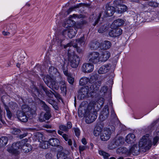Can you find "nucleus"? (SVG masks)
I'll return each instance as SVG.
<instances>
[{
  "mask_svg": "<svg viewBox=\"0 0 159 159\" xmlns=\"http://www.w3.org/2000/svg\"><path fill=\"white\" fill-rule=\"evenodd\" d=\"M111 67V65L110 64H107L103 65L99 69L98 72L99 74L106 73L110 69Z\"/></svg>",
  "mask_w": 159,
  "mask_h": 159,
  "instance_id": "16",
  "label": "nucleus"
},
{
  "mask_svg": "<svg viewBox=\"0 0 159 159\" xmlns=\"http://www.w3.org/2000/svg\"><path fill=\"white\" fill-rule=\"evenodd\" d=\"M69 64L73 68H77L80 63V59L79 57L77 55H68Z\"/></svg>",
  "mask_w": 159,
  "mask_h": 159,
  "instance_id": "4",
  "label": "nucleus"
},
{
  "mask_svg": "<svg viewBox=\"0 0 159 159\" xmlns=\"http://www.w3.org/2000/svg\"><path fill=\"white\" fill-rule=\"evenodd\" d=\"M84 4L83 3H80L74 6L70 7L69 8L67 11H66L67 15L69 14L72 11L74 10L75 9L78 8L79 7L83 6Z\"/></svg>",
  "mask_w": 159,
  "mask_h": 159,
  "instance_id": "33",
  "label": "nucleus"
},
{
  "mask_svg": "<svg viewBox=\"0 0 159 159\" xmlns=\"http://www.w3.org/2000/svg\"><path fill=\"white\" fill-rule=\"evenodd\" d=\"M16 116L21 121L26 122L28 120L29 117L22 111H18L17 112Z\"/></svg>",
  "mask_w": 159,
  "mask_h": 159,
  "instance_id": "13",
  "label": "nucleus"
},
{
  "mask_svg": "<svg viewBox=\"0 0 159 159\" xmlns=\"http://www.w3.org/2000/svg\"><path fill=\"white\" fill-rule=\"evenodd\" d=\"M73 130L75 135L77 137H79L80 134V129L77 128H73Z\"/></svg>",
  "mask_w": 159,
  "mask_h": 159,
  "instance_id": "52",
  "label": "nucleus"
},
{
  "mask_svg": "<svg viewBox=\"0 0 159 159\" xmlns=\"http://www.w3.org/2000/svg\"><path fill=\"white\" fill-rule=\"evenodd\" d=\"M27 141V139H23L20 141H18L13 143L11 148L10 150L11 152L13 153H17V150L22 148V146Z\"/></svg>",
  "mask_w": 159,
  "mask_h": 159,
  "instance_id": "6",
  "label": "nucleus"
},
{
  "mask_svg": "<svg viewBox=\"0 0 159 159\" xmlns=\"http://www.w3.org/2000/svg\"><path fill=\"white\" fill-rule=\"evenodd\" d=\"M115 9L113 7L111 6L109 4H107L105 7V9L102 11L101 13H99L97 19H96L93 24L94 26H95L98 22L102 14L104 17H107L112 16L114 14Z\"/></svg>",
  "mask_w": 159,
  "mask_h": 159,
  "instance_id": "2",
  "label": "nucleus"
},
{
  "mask_svg": "<svg viewBox=\"0 0 159 159\" xmlns=\"http://www.w3.org/2000/svg\"><path fill=\"white\" fill-rule=\"evenodd\" d=\"M71 17H74L75 18H85V16L83 14H73L72 16H71Z\"/></svg>",
  "mask_w": 159,
  "mask_h": 159,
  "instance_id": "50",
  "label": "nucleus"
},
{
  "mask_svg": "<svg viewBox=\"0 0 159 159\" xmlns=\"http://www.w3.org/2000/svg\"><path fill=\"white\" fill-rule=\"evenodd\" d=\"M112 30L109 33V36L112 37H116L119 36L122 32V30L120 28H112Z\"/></svg>",
  "mask_w": 159,
  "mask_h": 159,
  "instance_id": "14",
  "label": "nucleus"
},
{
  "mask_svg": "<svg viewBox=\"0 0 159 159\" xmlns=\"http://www.w3.org/2000/svg\"><path fill=\"white\" fill-rule=\"evenodd\" d=\"M159 139V131L157 132L156 136L153 139V144L155 145Z\"/></svg>",
  "mask_w": 159,
  "mask_h": 159,
  "instance_id": "46",
  "label": "nucleus"
},
{
  "mask_svg": "<svg viewBox=\"0 0 159 159\" xmlns=\"http://www.w3.org/2000/svg\"><path fill=\"white\" fill-rule=\"evenodd\" d=\"M127 149L123 147H120L117 150V152H121L123 153H125L127 151Z\"/></svg>",
  "mask_w": 159,
  "mask_h": 159,
  "instance_id": "48",
  "label": "nucleus"
},
{
  "mask_svg": "<svg viewBox=\"0 0 159 159\" xmlns=\"http://www.w3.org/2000/svg\"><path fill=\"white\" fill-rule=\"evenodd\" d=\"M104 102V99L103 98H100L98 100V102L101 106L103 105Z\"/></svg>",
  "mask_w": 159,
  "mask_h": 159,
  "instance_id": "60",
  "label": "nucleus"
},
{
  "mask_svg": "<svg viewBox=\"0 0 159 159\" xmlns=\"http://www.w3.org/2000/svg\"><path fill=\"white\" fill-rule=\"evenodd\" d=\"M101 56H102L103 61H106L110 57V53L108 51H104L102 52Z\"/></svg>",
  "mask_w": 159,
  "mask_h": 159,
  "instance_id": "35",
  "label": "nucleus"
},
{
  "mask_svg": "<svg viewBox=\"0 0 159 159\" xmlns=\"http://www.w3.org/2000/svg\"><path fill=\"white\" fill-rule=\"evenodd\" d=\"M124 140L122 137H116L114 140V144L117 146H121L124 143Z\"/></svg>",
  "mask_w": 159,
  "mask_h": 159,
  "instance_id": "21",
  "label": "nucleus"
},
{
  "mask_svg": "<svg viewBox=\"0 0 159 159\" xmlns=\"http://www.w3.org/2000/svg\"><path fill=\"white\" fill-rule=\"evenodd\" d=\"M10 131L12 134L15 135L18 134L21 132L20 129L16 128H11Z\"/></svg>",
  "mask_w": 159,
  "mask_h": 159,
  "instance_id": "43",
  "label": "nucleus"
},
{
  "mask_svg": "<svg viewBox=\"0 0 159 159\" xmlns=\"http://www.w3.org/2000/svg\"><path fill=\"white\" fill-rule=\"evenodd\" d=\"M62 137L67 142L68 144L70 146H71L72 144V142L71 140L69 139L68 135L66 134H63Z\"/></svg>",
  "mask_w": 159,
  "mask_h": 159,
  "instance_id": "41",
  "label": "nucleus"
},
{
  "mask_svg": "<svg viewBox=\"0 0 159 159\" xmlns=\"http://www.w3.org/2000/svg\"><path fill=\"white\" fill-rule=\"evenodd\" d=\"M41 114L39 117V120L41 122L45 121V120H48L51 117L50 112H46L43 116Z\"/></svg>",
  "mask_w": 159,
  "mask_h": 159,
  "instance_id": "25",
  "label": "nucleus"
},
{
  "mask_svg": "<svg viewBox=\"0 0 159 159\" xmlns=\"http://www.w3.org/2000/svg\"><path fill=\"white\" fill-rule=\"evenodd\" d=\"M53 79L49 75H47L43 78V80L47 85H48V84H49V83Z\"/></svg>",
  "mask_w": 159,
  "mask_h": 159,
  "instance_id": "40",
  "label": "nucleus"
},
{
  "mask_svg": "<svg viewBox=\"0 0 159 159\" xmlns=\"http://www.w3.org/2000/svg\"><path fill=\"white\" fill-rule=\"evenodd\" d=\"M40 87L44 91L47 96L51 98L53 97V91H52L50 90L49 91L48 90V88L42 84L40 85Z\"/></svg>",
  "mask_w": 159,
  "mask_h": 159,
  "instance_id": "27",
  "label": "nucleus"
},
{
  "mask_svg": "<svg viewBox=\"0 0 159 159\" xmlns=\"http://www.w3.org/2000/svg\"><path fill=\"white\" fill-rule=\"evenodd\" d=\"M49 144L53 146L56 147L60 144L59 140L56 138H52L49 140Z\"/></svg>",
  "mask_w": 159,
  "mask_h": 159,
  "instance_id": "31",
  "label": "nucleus"
},
{
  "mask_svg": "<svg viewBox=\"0 0 159 159\" xmlns=\"http://www.w3.org/2000/svg\"><path fill=\"white\" fill-rule=\"evenodd\" d=\"M60 155H61L62 157H63V159H65L68 157H67V155L66 153L63 152H60Z\"/></svg>",
  "mask_w": 159,
  "mask_h": 159,
  "instance_id": "64",
  "label": "nucleus"
},
{
  "mask_svg": "<svg viewBox=\"0 0 159 159\" xmlns=\"http://www.w3.org/2000/svg\"><path fill=\"white\" fill-rule=\"evenodd\" d=\"M101 82L98 81L95 83H94V84H96V86H94V92L96 91H97L99 89L100 87V86Z\"/></svg>",
  "mask_w": 159,
  "mask_h": 159,
  "instance_id": "53",
  "label": "nucleus"
},
{
  "mask_svg": "<svg viewBox=\"0 0 159 159\" xmlns=\"http://www.w3.org/2000/svg\"><path fill=\"white\" fill-rule=\"evenodd\" d=\"M53 91H54L53 95H54L55 97L57 98H58V99H61V98L60 94L57 93V92H56L54 90H53Z\"/></svg>",
  "mask_w": 159,
  "mask_h": 159,
  "instance_id": "61",
  "label": "nucleus"
},
{
  "mask_svg": "<svg viewBox=\"0 0 159 159\" xmlns=\"http://www.w3.org/2000/svg\"><path fill=\"white\" fill-rule=\"evenodd\" d=\"M89 81V78L84 77L80 79L79 84L81 85H84L87 84Z\"/></svg>",
  "mask_w": 159,
  "mask_h": 159,
  "instance_id": "37",
  "label": "nucleus"
},
{
  "mask_svg": "<svg viewBox=\"0 0 159 159\" xmlns=\"http://www.w3.org/2000/svg\"><path fill=\"white\" fill-rule=\"evenodd\" d=\"M136 140L135 135L133 134H129L126 137L125 141L128 143L132 144L134 143Z\"/></svg>",
  "mask_w": 159,
  "mask_h": 159,
  "instance_id": "19",
  "label": "nucleus"
},
{
  "mask_svg": "<svg viewBox=\"0 0 159 159\" xmlns=\"http://www.w3.org/2000/svg\"><path fill=\"white\" fill-rule=\"evenodd\" d=\"M87 147L84 146H80L79 147V149L80 152L83 151L86 149Z\"/></svg>",
  "mask_w": 159,
  "mask_h": 159,
  "instance_id": "63",
  "label": "nucleus"
},
{
  "mask_svg": "<svg viewBox=\"0 0 159 159\" xmlns=\"http://www.w3.org/2000/svg\"><path fill=\"white\" fill-rule=\"evenodd\" d=\"M109 110L108 105H106L101 111L99 118L101 121H103L108 117Z\"/></svg>",
  "mask_w": 159,
  "mask_h": 159,
  "instance_id": "8",
  "label": "nucleus"
},
{
  "mask_svg": "<svg viewBox=\"0 0 159 159\" xmlns=\"http://www.w3.org/2000/svg\"><path fill=\"white\" fill-rule=\"evenodd\" d=\"M139 148L137 144H134L131 148L129 152L134 155H137L139 154Z\"/></svg>",
  "mask_w": 159,
  "mask_h": 159,
  "instance_id": "20",
  "label": "nucleus"
},
{
  "mask_svg": "<svg viewBox=\"0 0 159 159\" xmlns=\"http://www.w3.org/2000/svg\"><path fill=\"white\" fill-rule=\"evenodd\" d=\"M36 136L37 138L38 139L39 141H40V140L41 142V141H43V134L39 133H37L36 134Z\"/></svg>",
  "mask_w": 159,
  "mask_h": 159,
  "instance_id": "56",
  "label": "nucleus"
},
{
  "mask_svg": "<svg viewBox=\"0 0 159 159\" xmlns=\"http://www.w3.org/2000/svg\"><path fill=\"white\" fill-rule=\"evenodd\" d=\"M89 46L92 50H96L100 48V43L97 40H91Z\"/></svg>",
  "mask_w": 159,
  "mask_h": 159,
  "instance_id": "23",
  "label": "nucleus"
},
{
  "mask_svg": "<svg viewBox=\"0 0 159 159\" xmlns=\"http://www.w3.org/2000/svg\"><path fill=\"white\" fill-rule=\"evenodd\" d=\"M67 80L68 82L71 84H73L74 83V79L71 76V75L67 76Z\"/></svg>",
  "mask_w": 159,
  "mask_h": 159,
  "instance_id": "57",
  "label": "nucleus"
},
{
  "mask_svg": "<svg viewBox=\"0 0 159 159\" xmlns=\"http://www.w3.org/2000/svg\"><path fill=\"white\" fill-rule=\"evenodd\" d=\"M99 53L97 52L89 53L87 56L89 62L94 64L98 62L99 61Z\"/></svg>",
  "mask_w": 159,
  "mask_h": 159,
  "instance_id": "5",
  "label": "nucleus"
},
{
  "mask_svg": "<svg viewBox=\"0 0 159 159\" xmlns=\"http://www.w3.org/2000/svg\"><path fill=\"white\" fill-rule=\"evenodd\" d=\"M159 121V118L158 120L154 121L152 124L148 126L147 129V130L149 132H151L154 129V126Z\"/></svg>",
  "mask_w": 159,
  "mask_h": 159,
  "instance_id": "39",
  "label": "nucleus"
},
{
  "mask_svg": "<svg viewBox=\"0 0 159 159\" xmlns=\"http://www.w3.org/2000/svg\"><path fill=\"white\" fill-rule=\"evenodd\" d=\"M40 87L44 91L47 96L51 98L53 97V91H52L50 90L49 91L48 90V88L42 84L40 85Z\"/></svg>",
  "mask_w": 159,
  "mask_h": 159,
  "instance_id": "26",
  "label": "nucleus"
},
{
  "mask_svg": "<svg viewBox=\"0 0 159 159\" xmlns=\"http://www.w3.org/2000/svg\"><path fill=\"white\" fill-rule=\"evenodd\" d=\"M32 149V147L30 144L26 143L24 144L22 146V149L23 152L25 153H27L31 151Z\"/></svg>",
  "mask_w": 159,
  "mask_h": 159,
  "instance_id": "30",
  "label": "nucleus"
},
{
  "mask_svg": "<svg viewBox=\"0 0 159 159\" xmlns=\"http://www.w3.org/2000/svg\"><path fill=\"white\" fill-rule=\"evenodd\" d=\"M98 113L96 111H94L93 112H90L85 118V122L87 124H90L93 122L97 118Z\"/></svg>",
  "mask_w": 159,
  "mask_h": 159,
  "instance_id": "10",
  "label": "nucleus"
},
{
  "mask_svg": "<svg viewBox=\"0 0 159 159\" xmlns=\"http://www.w3.org/2000/svg\"><path fill=\"white\" fill-rule=\"evenodd\" d=\"M61 131H68V128L66 126L64 125H61L59 127Z\"/></svg>",
  "mask_w": 159,
  "mask_h": 159,
  "instance_id": "54",
  "label": "nucleus"
},
{
  "mask_svg": "<svg viewBox=\"0 0 159 159\" xmlns=\"http://www.w3.org/2000/svg\"><path fill=\"white\" fill-rule=\"evenodd\" d=\"M95 85V84H94V83L93 84H91L89 85L90 87L89 88V91H90L91 92H94V86H96V85Z\"/></svg>",
  "mask_w": 159,
  "mask_h": 159,
  "instance_id": "58",
  "label": "nucleus"
},
{
  "mask_svg": "<svg viewBox=\"0 0 159 159\" xmlns=\"http://www.w3.org/2000/svg\"><path fill=\"white\" fill-rule=\"evenodd\" d=\"M75 24V22L70 19L67 20L65 21L63 24V26L65 29L69 28H72L74 27L73 26Z\"/></svg>",
  "mask_w": 159,
  "mask_h": 159,
  "instance_id": "18",
  "label": "nucleus"
},
{
  "mask_svg": "<svg viewBox=\"0 0 159 159\" xmlns=\"http://www.w3.org/2000/svg\"><path fill=\"white\" fill-rule=\"evenodd\" d=\"M40 103L42 107L45 111L46 112H50V108L47 106L45 102L42 100H40Z\"/></svg>",
  "mask_w": 159,
  "mask_h": 159,
  "instance_id": "38",
  "label": "nucleus"
},
{
  "mask_svg": "<svg viewBox=\"0 0 159 159\" xmlns=\"http://www.w3.org/2000/svg\"><path fill=\"white\" fill-rule=\"evenodd\" d=\"M125 21L121 19H118L113 21L111 25V28H119V27L122 25Z\"/></svg>",
  "mask_w": 159,
  "mask_h": 159,
  "instance_id": "15",
  "label": "nucleus"
},
{
  "mask_svg": "<svg viewBox=\"0 0 159 159\" xmlns=\"http://www.w3.org/2000/svg\"><path fill=\"white\" fill-rule=\"evenodd\" d=\"M16 59H17L18 61H21V63H23L24 61L23 60L25 58L26 56V54L25 52L22 51H20V52H16Z\"/></svg>",
  "mask_w": 159,
  "mask_h": 159,
  "instance_id": "17",
  "label": "nucleus"
},
{
  "mask_svg": "<svg viewBox=\"0 0 159 159\" xmlns=\"http://www.w3.org/2000/svg\"><path fill=\"white\" fill-rule=\"evenodd\" d=\"M149 134H147L146 135L143 136L140 140L139 146V147L142 148L145 150L149 149L152 144L151 141L148 137Z\"/></svg>",
  "mask_w": 159,
  "mask_h": 159,
  "instance_id": "3",
  "label": "nucleus"
},
{
  "mask_svg": "<svg viewBox=\"0 0 159 159\" xmlns=\"http://www.w3.org/2000/svg\"><path fill=\"white\" fill-rule=\"evenodd\" d=\"M111 131L109 129H106L101 132L100 135L101 139L103 141L108 140L110 138Z\"/></svg>",
  "mask_w": 159,
  "mask_h": 159,
  "instance_id": "9",
  "label": "nucleus"
},
{
  "mask_svg": "<svg viewBox=\"0 0 159 159\" xmlns=\"http://www.w3.org/2000/svg\"><path fill=\"white\" fill-rule=\"evenodd\" d=\"M102 131V129L100 127H97L94 129L93 131V134L95 136H98L100 135Z\"/></svg>",
  "mask_w": 159,
  "mask_h": 159,
  "instance_id": "42",
  "label": "nucleus"
},
{
  "mask_svg": "<svg viewBox=\"0 0 159 159\" xmlns=\"http://www.w3.org/2000/svg\"><path fill=\"white\" fill-rule=\"evenodd\" d=\"M108 89V88L107 86H104L101 88L100 92L101 93H103L104 94H105L107 90Z\"/></svg>",
  "mask_w": 159,
  "mask_h": 159,
  "instance_id": "59",
  "label": "nucleus"
},
{
  "mask_svg": "<svg viewBox=\"0 0 159 159\" xmlns=\"http://www.w3.org/2000/svg\"><path fill=\"white\" fill-rule=\"evenodd\" d=\"M49 73L52 75L54 76L55 75H59V73L58 72L56 68L54 66H51L48 69Z\"/></svg>",
  "mask_w": 159,
  "mask_h": 159,
  "instance_id": "32",
  "label": "nucleus"
},
{
  "mask_svg": "<svg viewBox=\"0 0 159 159\" xmlns=\"http://www.w3.org/2000/svg\"><path fill=\"white\" fill-rule=\"evenodd\" d=\"M22 111L25 113L29 118H31L33 117V115L35 113V110L33 109L30 108L28 105H22L21 107Z\"/></svg>",
  "mask_w": 159,
  "mask_h": 159,
  "instance_id": "7",
  "label": "nucleus"
},
{
  "mask_svg": "<svg viewBox=\"0 0 159 159\" xmlns=\"http://www.w3.org/2000/svg\"><path fill=\"white\" fill-rule=\"evenodd\" d=\"M47 86L53 91V90H54V89L58 90L59 89V86L53 79L49 83V84Z\"/></svg>",
  "mask_w": 159,
  "mask_h": 159,
  "instance_id": "29",
  "label": "nucleus"
},
{
  "mask_svg": "<svg viewBox=\"0 0 159 159\" xmlns=\"http://www.w3.org/2000/svg\"><path fill=\"white\" fill-rule=\"evenodd\" d=\"M49 141H44L41 144V147L43 149H47L48 148L49 146L48 144Z\"/></svg>",
  "mask_w": 159,
  "mask_h": 159,
  "instance_id": "45",
  "label": "nucleus"
},
{
  "mask_svg": "<svg viewBox=\"0 0 159 159\" xmlns=\"http://www.w3.org/2000/svg\"><path fill=\"white\" fill-rule=\"evenodd\" d=\"M8 141L7 138L6 137H2L0 138V147H3L5 146Z\"/></svg>",
  "mask_w": 159,
  "mask_h": 159,
  "instance_id": "36",
  "label": "nucleus"
},
{
  "mask_svg": "<svg viewBox=\"0 0 159 159\" xmlns=\"http://www.w3.org/2000/svg\"><path fill=\"white\" fill-rule=\"evenodd\" d=\"M89 91V87L88 86L82 87L79 90V96L81 99H83L86 97L88 94Z\"/></svg>",
  "mask_w": 159,
  "mask_h": 159,
  "instance_id": "12",
  "label": "nucleus"
},
{
  "mask_svg": "<svg viewBox=\"0 0 159 159\" xmlns=\"http://www.w3.org/2000/svg\"><path fill=\"white\" fill-rule=\"evenodd\" d=\"M77 31L75 27L69 28L68 29L62 30L60 32H59L57 35L56 36V38H53V40H62L64 39L66 37V34L67 33V36L69 39H71L74 37Z\"/></svg>",
  "mask_w": 159,
  "mask_h": 159,
  "instance_id": "1",
  "label": "nucleus"
},
{
  "mask_svg": "<svg viewBox=\"0 0 159 159\" xmlns=\"http://www.w3.org/2000/svg\"><path fill=\"white\" fill-rule=\"evenodd\" d=\"M84 42V40H75V43L74 41H71L70 43H68L66 45H64V48H66L68 47L73 46L74 47L77 48V43H80Z\"/></svg>",
  "mask_w": 159,
  "mask_h": 159,
  "instance_id": "28",
  "label": "nucleus"
},
{
  "mask_svg": "<svg viewBox=\"0 0 159 159\" xmlns=\"http://www.w3.org/2000/svg\"><path fill=\"white\" fill-rule=\"evenodd\" d=\"M94 69V66L92 63H85L83 65L82 70L84 73H90L92 72Z\"/></svg>",
  "mask_w": 159,
  "mask_h": 159,
  "instance_id": "11",
  "label": "nucleus"
},
{
  "mask_svg": "<svg viewBox=\"0 0 159 159\" xmlns=\"http://www.w3.org/2000/svg\"><path fill=\"white\" fill-rule=\"evenodd\" d=\"M118 10H116V11L118 13H122L127 10V7L124 5H120L118 7Z\"/></svg>",
  "mask_w": 159,
  "mask_h": 159,
  "instance_id": "34",
  "label": "nucleus"
},
{
  "mask_svg": "<svg viewBox=\"0 0 159 159\" xmlns=\"http://www.w3.org/2000/svg\"><path fill=\"white\" fill-rule=\"evenodd\" d=\"M9 106L10 108L12 109H15L17 107V105L16 103L13 102H11L9 103Z\"/></svg>",
  "mask_w": 159,
  "mask_h": 159,
  "instance_id": "55",
  "label": "nucleus"
},
{
  "mask_svg": "<svg viewBox=\"0 0 159 159\" xmlns=\"http://www.w3.org/2000/svg\"><path fill=\"white\" fill-rule=\"evenodd\" d=\"M32 91L34 93L36 96H39L40 94L39 90L37 88V87L34 86L32 89Z\"/></svg>",
  "mask_w": 159,
  "mask_h": 159,
  "instance_id": "47",
  "label": "nucleus"
},
{
  "mask_svg": "<svg viewBox=\"0 0 159 159\" xmlns=\"http://www.w3.org/2000/svg\"><path fill=\"white\" fill-rule=\"evenodd\" d=\"M99 154L101 155H102L105 159H107L109 156V155L106 152L102 151H99Z\"/></svg>",
  "mask_w": 159,
  "mask_h": 159,
  "instance_id": "51",
  "label": "nucleus"
},
{
  "mask_svg": "<svg viewBox=\"0 0 159 159\" xmlns=\"http://www.w3.org/2000/svg\"><path fill=\"white\" fill-rule=\"evenodd\" d=\"M111 43L108 40H105L100 44V48L102 49L106 50L109 48L111 46Z\"/></svg>",
  "mask_w": 159,
  "mask_h": 159,
  "instance_id": "22",
  "label": "nucleus"
},
{
  "mask_svg": "<svg viewBox=\"0 0 159 159\" xmlns=\"http://www.w3.org/2000/svg\"><path fill=\"white\" fill-rule=\"evenodd\" d=\"M148 4L150 6L153 7H158L159 3L152 1H150L148 2Z\"/></svg>",
  "mask_w": 159,
  "mask_h": 159,
  "instance_id": "44",
  "label": "nucleus"
},
{
  "mask_svg": "<svg viewBox=\"0 0 159 159\" xmlns=\"http://www.w3.org/2000/svg\"><path fill=\"white\" fill-rule=\"evenodd\" d=\"M63 72L65 75L67 76H69L70 75H71L70 73L68 72V70L67 68H64Z\"/></svg>",
  "mask_w": 159,
  "mask_h": 159,
  "instance_id": "62",
  "label": "nucleus"
},
{
  "mask_svg": "<svg viewBox=\"0 0 159 159\" xmlns=\"http://www.w3.org/2000/svg\"><path fill=\"white\" fill-rule=\"evenodd\" d=\"M144 17V16L143 14L135 15L134 16V20L135 22L139 23L145 22L146 20Z\"/></svg>",
  "mask_w": 159,
  "mask_h": 159,
  "instance_id": "24",
  "label": "nucleus"
},
{
  "mask_svg": "<svg viewBox=\"0 0 159 159\" xmlns=\"http://www.w3.org/2000/svg\"><path fill=\"white\" fill-rule=\"evenodd\" d=\"M107 28L105 25H102L98 29V31L99 33H103L106 31Z\"/></svg>",
  "mask_w": 159,
  "mask_h": 159,
  "instance_id": "49",
  "label": "nucleus"
}]
</instances>
